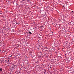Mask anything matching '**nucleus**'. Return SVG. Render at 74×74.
<instances>
[{
  "instance_id": "nucleus-3",
  "label": "nucleus",
  "mask_w": 74,
  "mask_h": 74,
  "mask_svg": "<svg viewBox=\"0 0 74 74\" xmlns=\"http://www.w3.org/2000/svg\"><path fill=\"white\" fill-rule=\"evenodd\" d=\"M43 27V26H40V27Z\"/></svg>"
},
{
  "instance_id": "nucleus-5",
  "label": "nucleus",
  "mask_w": 74,
  "mask_h": 74,
  "mask_svg": "<svg viewBox=\"0 0 74 74\" xmlns=\"http://www.w3.org/2000/svg\"><path fill=\"white\" fill-rule=\"evenodd\" d=\"M16 24H18V23L17 22V23H16Z\"/></svg>"
},
{
  "instance_id": "nucleus-1",
  "label": "nucleus",
  "mask_w": 74,
  "mask_h": 74,
  "mask_svg": "<svg viewBox=\"0 0 74 74\" xmlns=\"http://www.w3.org/2000/svg\"><path fill=\"white\" fill-rule=\"evenodd\" d=\"M29 33L30 34H32V33L31 32H29Z\"/></svg>"
},
{
  "instance_id": "nucleus-4",
  "label": "nucleus",
  "mask_w": 74,
  "mask_h": 74,
  "mask_svg": "<svg viewBox=\"0 0 74 74\" xmlns=\"http://www.w3.org/2000/svg\"><path fill=\"white\" fill-rule=\"evenodd\" d=\"M2 14V13H0V14Z\"/></svg>"
},
{
  "instance_id": "nucleus-2",
  "label": "nucleus",
  "mask_w": 74,
  "mask_h": 74,
  "mask_svg": "<svg viewBox=\"0 0 74 74\" xmlns=\"http://www.w3.org/2000/svg\"><path fill=\"white\" fill-rule=\"evenodd\" d=\"M2 70H3V69H0V71H2Z\"/></svg>"
},
{
  "instance_id": "nucleus-7",
  "label": "nucleus",
  "mask_w": 74,
  "mask_h": 74,
  "mask_svg": "<svg viewBox=\"0 0 74 74\" xmlns=\"http://www.w3.org/2000/svg\"><path fill=\"white\" fill-rule=\"evenodd\" d=\"M9 60H8V62H9Z\"/></svg>"
},
{
  "instance_id": "nucleus-6",
  "label": "nucleus",
  "mask_w": 74,
  "mask_h": 74,
  "mask_svg": "<svg viewBox=\"0 0 74 74\" xmlns=\"http://www.w3.org/2000/svg\"><path fill=\"white\" fill-rule=\"evenodd\" d=\"M51 67H50V69H51Z\"/></svg>"
}]
</instances>
